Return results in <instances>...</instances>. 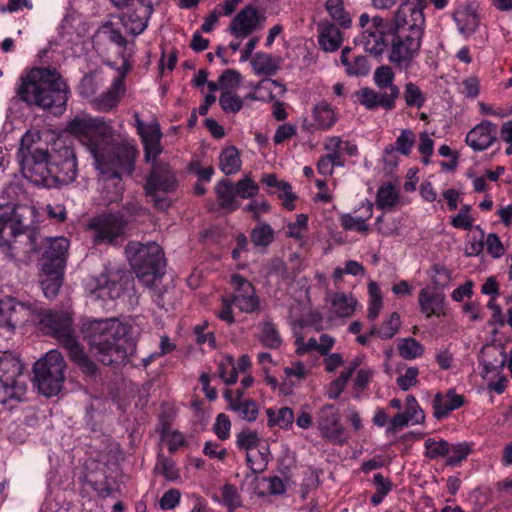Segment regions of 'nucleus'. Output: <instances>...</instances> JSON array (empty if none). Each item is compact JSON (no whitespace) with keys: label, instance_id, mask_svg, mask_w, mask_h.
Segmentation results:
<instances>
[{"label":"nucleus","instance_id":"obj_1","mask_svg":"<svg viewBox=\"0 0 512 512\" xmlns=\"http://www.w3.org/2000/svg\"><path fill=\"white\" fill-rule=\"evenodd\" d=\"M80 332L91 351L106 366L122 362L135 352L132 327L118 319L83 320Z\"/></svg>","mask_w":512,"mask_h":512},{"label":"nucleus","instance_id":"obj_2","mask_svg":"<svg viewBox=\"0 0 512 512\" xmlns=\"http://www.w3.org/2000/svg\"><path fill=\"white\" fill-rule=\"evenodd\" d=\"M424 31L416 28L406 31L383 27V18H372V27L362 33L365 50L375 56L381 55L390 46L389 60L399 68H408L418 55Z\"/></svg>","mask_w":512,"mask_h":512},{"label":"nucleus","instance_id":"obj_3","mask_svg":"<svg viewBox=\"0 0 512 512\" xmlns=\"http://www.w3.org/2000/svg\"><path fill=\"white\" fill-rule=\"evenodd\" d=\"M17 94L27 104L51 110L55 116H60L66 110L69 88L55 68L37 67L22 77Z\"/></svg>","mask_w":512,"mask_h":512},{"label":"nucleus","instance_id":"obj_4","mask_svg":"<svg viewBox=\"0 0 512 512\" xmlns=\"http://www.w3.org/2000/svg\"><path fill=\"white\" fill-rule=\"evenodd\" d=\"M75 132V137L92 154L97 169L102 162H108L110 170L132 175L138 150L128 140H117L112 130H68Z\"/></svg>","mask_w":512,"mask_h":512},{"label":"nucleus","instance_id":"obj_5","mask_svg":"<svg viewBox=\"0 0 512 512\" xmlns=\"http://www.w3.org/2000/svg\"><path fill=\"white\" fill-rule=\"evenodd\" d=\"M125 253L137 278L147 287L155 285L164 274L166 260L162 248L155 242H129Z\"/></svg>","mask_w":512,"mask_h":512},{"label":"nucleus","instance_id":"obj_6","mask_svg":"<svg viewBox=\"0 0 512 512\" xmlns=\"http://www.w3.org/2000/svg\"><path fill=\"white\" fill-rule=\"evenodd\" d=\"M177 187L178 181L170 165L160 160H154L144 185L145 195L149 202L153 203L157 210L166 211L172 204L167 194L176 191Z\"/></svg>","mask_w":512,"mask_h":512},{"label":"nucleus","instance_id":"obj_7","mask_svg":"<svg viewBox=\"0 0 512 512\" xmlns=\"http://www.w3.org/2000/svg\"><path fill=\"white\" fill-rule=\"evenodd\" d=\"M66 363L57 350H50L33 367L34 380L41 394L46 397L57 395L64 384Z\"/></svg>","mask_w":512,"mask_h":512},{"label":"nucleus","instance_id":"obj_8","mask_svg":"<svg viewBox=\"0 0 512 512\" xmlns=\"http://www.w3.org/2000/svg\"><path fill=\"white\" fill-rule=\"evenodd\" d=\"M21 360L12 354L0 357V403L9 399L21 401L27 391V376Z\"/></svg>","mask_w":512,"mask_h":512},{"label":"nucleus","instance_id":"obj_9","mask_svg":"<svg viewBox=\"0 0 512 512\" xmlns=\"http://www.w3.org/2000/svg\"><path fill=\"white\" fill-rule=\"evenodd\" d=\"M30 251L41 254V266L52 268H65L69 241L65 237H43L41 233L32 228L28 231Z\"/></svg>","mask_w":512,"mask_h":512},{"label":"nucleus","instance_id":"obj_10","mask_svg":"<svg viewBox=\"0 0 512 512\" xmlns=\"http://www.w3.org/2000/svg\"><path fill=\"white\" fill-rule=\"evenodd\" d=\"M35 218V209L28 205L0 207V247L8 246L14 238L28 233Z\"/></svg>","mask_w":512,"mask_h":512},{"label":"nucleus","instance_id":"obj_11","mask_svg":"<svg viewBox=\"0 0 512 512\" xmlns=\"http://www.w3.org/2000/svg\"><path fill=\"white\" fill-rule=\"evenodd\" d=\"M50 161L54 187L67 185L75 180L77 176L75 153L61 137L51 144Z\"/></svg>","mask_w":512,"mask_h":512},{"label":"nucleus","instance_id":"obj_12","mask_svg":"<svg viewBox=\"0 0 512 512\" xmlns=\"http://www.w3.org/2000/svg\"><path fill=\"white\" fill-rule=\"evenodd\" d=\"M23 176L37 186L54 187L51 174L50 152L45 147H36L33 153L24 154L20 160Z\"/></svg>","mask_w":512,"mask_h":512},{"label":"nucleus","instance_id":"obj_13","mask_svg":"<svg viewBox=\"0 0 512 512\" xmlns=\"http://www.w3.org/2000/svg\"><path fill=\"white\" fill-rule=\"evenodd\" d=\"M39 316L41 329L56 338L64 348L78 340L69 313L43 310Z\"/></svg>","mask_w":512,"mask_h":512},{"label":"nucleus","instance_id":"obj_14","mask_svg":"<svg viewBox=\"0 0 512 512\" xmlns=\"http://www.w3.org/2000/svg\"><path fill=\"white\" fill-rule=\"evenodd\" d=\"M425 7L426 3H421L420 0H404L391 20L383 19V27L406 31L416 28L424 31L425 17L423 10Z\"/></svg>","mask_w":512,"mask_h":512},{"label":"nucleus","instance_id":"obj_15","mask_svg":"<svg viewBox=\"0 0 512 512\" xmlns=\"http://www.w3.org/2000/svg\"><path fill=\"white\" fill-rule=\"evenodd\" d=\"M126 222L120 214H102L89 223L96 244L116 245L123 236Z\"/></svg>","mask_w":512,"mask_h":512},{"label":"nucleus","instance_id":"obj_16","mask_svg":"<svg viewBox=\"0 0 512 512\" xmlns=\"http://www.w3.org/2000/svg\"><path fill=\"white\" fill-rule=\"evenodd\" d=\"M317 427L321 436L335 444H343L347 441L345 427L340 422V414L337 408L331 404L322 406L317 412Z\"/></svg>","mask_w":512,"mask_h":512},{"label":"nucleus","instance_id":"obj_17","mask_svg":"<svg viewBox=\"0 0 512 512\" xmlns=\"http://www.w3.org/2000/svg\"><path fill=\"white\" fill-rule=\"evenodd\" d=\"M266 20L252 5L243 7L231 20L227 31L237 39H244L262 29Z\"/></svg>","mask_w":512,"mask_h":512},{"label":"nucleus","instance_id":"obj_18","mask_svg":"<svg viewBox=\"0 0 512 512\" xmlns=\"http://www.w3.org/2000/svg\"><path fill=\"white\" fill-rule=\"evenodd\" d=\"M231 282L235 286L231 303L241 312L253 313L258 311L260 300L252 283L239 274L232 275Z\"/></svg>","mask_w":512,"mask_h":512},{"label":"nucleus","instance_id":"obj_19","mask_svg":"<svg viewBox=\"0 0 512 512\" xmlns=\"http://www.w3.org/2000/svg\"><path fill=\"white\" fill-rule=\"evenodd\" d=\"M131 67L129 61L124 59L121 67L117 68L118 74L114 78L112 86L107 92L95 100L94 104L97 109L109 111L118 104L120 97L125 92L124 79Z\"/></svg>","mask_w":512,"mask_h":512},{"label":"nucleus","instance_id":"obj_20","mask_svg":"<svg viewBox=\"0 0 512 512\" xmlns=\"http://www.w3.org/2000/svg\"><path fill=\"white\" fill-rule=\"evenodd\" d=\"M398 87L391 88V92H377L371 88L364 87L355 92L357 101L372 110L381 107L385 110H391L395 107V100L399 97Z\"/></svg>","mask_w":512,"mask_h":512},{"label":"nucleus","instance_id":"obj_21","mask_svg":"<svg viewBox=\"0 0 512 512\" xmlns=\"http://www.w3.org/2000/svg\"><path fill=\"white\" fill-rule=\"evenodd\" d=\"M26 316L27 308L23 303L9 297L0 300V326L14 330L24 323Z\"/></svg>","mask_w":512,"mask_h":512},{"label":"nucleus","instance_id":"obj_22","mask_svg":"<svg viewBox=\"0 0 512 512\" xmlns=\"http://www.w3.org/2000/svg\"><path fill=\"white\" fill-rule=\"evenodd\" d=\"M60 136L56 130H27L21 137L19 155L23 157L24 154L33 153L36 147H45L52 144Z\"/></svg>","mask_w":512,"mask_h":512},{"label":"nucleus","instance_id":"obj_23","mask_svg":"<svg viewBox=\"0 0 512 512\" xmlns=\"http://www.w3.org/2000/svg\"><path fill=\"white\" fill-rule=\"evenodd\" d=\"M64 269L42 267L39 284L46 298L53 299L59 293L63 284Z\"/></svg>","mask_w":512,"mask_h":512},{"label":"nucleus","instance_id":"obj_24","mask_svg":"<svg viewBox=\"0 0 512 512\" xmlns=\"http://www.w3.org/2000/svg\"><path fill=\"white\" fill-rule=\"evenodd\" d=\"M108 162H102L101 169H98L104 181V189L107 190V199L111 202H116L122 196L124 185L122 183V175L124 173L118 170H110Z\"/></svg>","mask_w":512,"mask_h":512},{"label":"nucleus","instance_id":"obj_25","mask_svg":"<svg viewBox=\"0 0 512 512\" xmlns=\"http://www.w3.org/2000/svg\"><path fill=\"white\" fill-rule=\"evenodd\" d=\"M418 302L420 310L427 318L444 315L445 296L442 293H432L428 288L419 291Z\"/></svg>","mask_w":512,"mask_h":512},{"label":"nucleus","instance_id":"obj_26","mask_svg":"<svg viewBox=\"0 0 512 512\" xmlns=\"http://www.w3.org/2000/svg\"><path fill=\"white\" fill-rule=\"evenodd\" d=\"M70 359L77 365L81 372L89 377L95 378L98 372L96 363L85 353L78 340L65 348Z\"/></svg>","mask_w":512,"mask_h":512},{"label":"nucleus","instance_id":"obj_27","mask_svg":"<svg viewBox=\"0 0 512 512\" xmlns=\"http://www.w3.org/2000/svg\"><path fill=\"white\" fill-rule=\"evenodd\" d=\"M318 41L321 48L326 52H334L342 44L343 38L341 31L330 22H321L318 24Z\"/></svg>","mask_w":512,"mask_h":512},{"label":"nucleus","instance_id":"obj_28","mask_svg":"<svg viewBox=\"0 0 512 512\" xmlns=\"http://www.w3.org/2000/svg\"><path fill=\"white\" fill-rule=\"evenodd\" d=\"M138 133L144 146V160L152 164L163 151L161 130H138Z\"/></svg>","mask_w":512,"mask_h":512},{"label":"nucleus","instance_id":"obj_29","mask_svg":"<svg viewBox=\"0 0 512 512\" xmlns=\"http://www.w3.org/2000/svg\"><path fill=\"white\" fill-rule=\"evenodd\" d=\"M215 193L221 208L228 212H233L239 208L240 204L236 199L234 184L230 180H220L215 186Z\"/></svg>","mask_w":512,"mask_h":512},{"label":"nucleus","instance_id":"obj_30","mask_svg":"<svg viewBox=\"0 0 512 512\" xmlns=\"http://www.w3.org/2000/svg\"><path fill=\"white\" fill-rule=\"evenodd\" d=\"M463 403V396L452 393L451 391L447 393V399L440 393H437L432 401L434 416L437 419H442L446 417L450 411L461 407Z\"/></svg>","mask_w":512,"mask_h":512},{"label":"nucleus","instance_id":"obj_31","mask_svg":"<svg viewBox=\"0 0 512 512\" xmlns=\"http://www.w3.org/2000/svg\"><path fill=\"white\" fill-rule=\"evenodd\" d=\"M254 71L257 74L272 76L280 67V58L273 57L270 54L258 52L251 61Z\"/></svg>","mask_w":512,"mask_h":512},{"label":"nucleus","instance_id":"obj_32","mask_svg":"<svg viewBox=\"0 0 512 512\" xmlns=\"http://www.w3.org/2000/svg\"><path fill=\"white\" fill-rule=\"evenodd\" d=\"M496 140V135L492 130H469L466 135V143L474 151H483L490 147Z\"/></svg>","mask_w":512,"mask_h":512},{"label":"nucleus","instance_id":"obj_33","mask_svg":"<svg viewBox=\"0 0 512 512\" xmlns=\"http://www.w3.org/2000/svg\"><path fill=\"white\" fill-rule=\"evenodd\" d=\"M266 415L269 427L277 426L287 430L292 427L294 422V413L289 407H282L277 411L273 408H269L266 410Z\"/></svg>","mask_w":512,"mask_h":512},{"label":"nucleus","instance_id":"obj_34","mask_svg":"<svg viewBox=\"0 0 512 512\" xmlns=\"http://www.w3.org/2000/svg\"><path fill=\"white\" fill-rule=\"evenodd\" d=\"M219 165L225 175L237 173L241 168L238 150L234 146L225 148L220 154Z\"/></svg>","mask_w":512,"mask_h":512},{"label":"nucleus","instance_id":"obj_35","mask_svg":"<svg viewBox=\"0 0 512 512\" xmlns=\"http://www.w3.org/2000/svg\"><path fill=\"white\" fill-rule=\"evenodd\" d=\"M230 408L248 422L255 421L259 413L257 403L251 399H230Z\"/></svg>","mask_w":512,"mask_h":512},{"label":"nucleus","instance_id":"obj_36","mask_svg":"<svg viewBox=\"0 0 512 512\" xmlns=\"http://www.w3.org/2000/svg\"><path fill=\"white\" fill-rule=\"evenodd\" d=\"M331 301L333 310L339 317H350L354 313L357 304L354 297L342 292L335 293Z\"/></svg>","mask_w":512,"mask_h":512},{"label":"nucleus","instance_id":"obj_37","mask_svg":"<svg viewBox=\"0 0 512 512\" xmlns=\"http://www.w3.org/2000/svg\"><path fill=\"white\" fill-rule=\"evenodd\" d=\"M399 200V194L392 184L381 186L377 191L376 205L382 210L392 209Z\"/></svg>","mask_w":512,"mask_h":512},{"label":"nucleus","instance_id":"obj_38","mask_svg":"<svg viewBox=\"0 0 512 512\" xmlns=\"http://www.w3.org/2000/svg\"><path fill=\"white\" fill-rule=\"evenodd\" d=\"M397 348L399 355L406 360L415 359L424 353L423 345L412 337L399 340Z\"/></svg>","mask_w":512,"mask_h":512},{"label":"nucleus","instance_id":"obj_39","mask_svg":"<svg viewBox=\"0 0 512 512\" xmlns=\"http://www.w3.org/2000/svg\"><path fill=\"white\" fill-rule=\"evenodd\" d=\"M454 19L458 23L459 31L466 36L474 33L479 24L477 14L470 10L455 13Z\"/></svg>","mask_w":512,"mask_h":512},{"label":"nucleus","instance_id":"obj_40","mask_svg":"<svg viewBox=\"0 0 512 512\" xmlns=\"http://www.w3.org/2000/svg\"><path fill=\"white\" fill-rule=\"evenodd\" d=\"M259 340L265 347L270 349H277L282 344V339L278 330L270 321L263 323L262 333L259 337Z\"/></svg>","mask_w":512,"mask_h":512},{"label":"nucleus","instance_id":"obj_41","mask_svg":"<svg viewBox=\"0 0 512 512\" xmlns=\"http://www.w3.org/2000/svg\"><path fill=\"white\" fill-rule=\"evenodd\" d=\"M325 8L333 20L338 22L342 27L348 28L351 24V19L344 9L342 0H327Z\"/></svg>","mask_w":512,"mask_h":512},{"label":"nucleus","instance_id":"obj_42","mask_svg":"<svg viewBox=\"0 0 512 512\" xmlns=\"http://www.w3.org/2000/svg\"><path fill=\"white\" fill-rule=\"evenodd\" d=\"M250 239L255 246L267 247L274 240V231L267 223H260L252 229Z\"/></svg>","mask_w":512,"mask_h":512},{"label":"nucleus","instance_id":"obj_43","mask_svg":"<svg viewBox=\"0 0 512 512\" xmlns=\"http://www.w3.org/2000/svg\"><path fill=\"white\" fill-rule=\"evenodd\" d=\"M403 99L408 107L421 108L426 101V95L418 85L408 82L404 86Z\"/></svg>","mask_w":512,"mask_h":512},{"label":"nucleus","instance_id":"obj_44","mask_svg":"<svg viewBox=\"0 0 512 512\" xmlns=\"http://www.w3.org/2000/svg\"><path fill=\"white\" fill-rule=\"evenodd\" d=\"M368 293L370 300L367 317L369 320L373 321L378 317L382 308V296L380 288L373 281L368 284Z\"/></svg>","mask_w":512,"mask_h":512},{"label":"nucleus","instance_id":"obj_45","mask_svg":"<svg viewBox=\"0 0 512 512\" xmlns=\"http://www.w3.org/2000/svg\"><path fill=\"white\" fill-rule=\"evenodd\" d=\"M236 196L242 199H250L255 197L259 192L258 184L251 178L250 174L234 184Z\"/></svg>","mask_w":512,"mask_h":512},{"label":"nucleus","instance_id":"obj_46","mask_svg":"<svg viewBox=\"0 0 512 512\" xmlns=\"http://www.w3.org/2000/svg\"><path fill=\"white\" fill-rule=\"evenodd\" d=\"M314 116L320 128H330L336 122L333 109L326 103L318 104L314 109Z\"/></svg>","mask_w":512,"mask_h":512},{"label":"nucleus","instance_id":"obj_47","mask_svg":"<svg viewBox=\"0 0 512 512\" xmlns=\"http://www.w3.org/2000/svg\"><path fill=\"white\" fill-rule=\"evenodd\" d=\"M267 450V447L262 446L261 449L257 450L256 452H247V465L253 473L262 472L266 468L268 462Z\"/></svg>","mask_w":512,"mask_h":512},{"label":"nucleus","instance_id":"obj_48","mask_svg":"<svg viewBox=\"0 0 512 512\" xmlns=\"http://www.w3.org/2000/svg\"><path fill=\"white\" fill-rule=\"evenodd\" d=\"M449 455H447L446 464L454 466L462 462L471 453V447L468 443L462 442L457 444L449 443Z\"/></svg>","mask_w":512,"mask_h":512},{"label":"nucleus","instance_id":"obj_49","mask_svg":"<svg viewBox=\"0 0 512 512\" xmlns=\"http://www.w3.org/2000/svg\"><path fill=\"white\" fill-rule=\"evenodd\" d=\"M219 105L226 113H236L242 108L243 101L234 92L225 90L219 97Z\"/></svg>","mask_w":512,"mask_h":512},{"label":"nucleus","instance_id":"obj_50","mask_svg":"<svg viewBox=\"0 0 512 512\" xmlns=\"http://www.w3.org/2000/svg\"><path fill=\"white\" fill-rule=\"evenodd\" d=\"M221 490L223 503L228 508L229 512H234L237 508L242 506L241 496L234 485L227 483Z\"/></svg>","mask_w":512,"mask_h":512},{"label":"nucleus","instance_id":"obj_51","mask_svg":"<svg viewBox=\"0 0 512 512\" xmlns=\"http://www.w3.org/2000/svg\"><path fill=\"white\" fill-rule=\"evenodd\" d=\"M426 449V457L429 459H437L449 455V443L446 440L435 441L434 439H427L424 443Z\"/></svg>","mask_w":512,"mask_h":512},{"label":"nucleus","instance_id":"obj_52","mask_svg":"<svg viewBox=\"0 0 512 512\" xmlns=\"http://www.w3.org/2000/svg\"><path fill=\"white\" fill-rule=\"evenodd\" d=\"M394 73L389 66L383 65L376 69L374 73L375 84L380 89H388L391 92V88L397 87L393 84Z\"/></svg>","mask_w":512,"mask_h":512},{"label":"nucleus","instance_id":"obj_53","mask_svg":"<svg viewBox=\"0 0 512 512\" xmlns=\"http://www.w3.org/2000/svg\"><path fill=\"white\" fill-rule=\"evenodd\" d=\"M66 128H111V126L100 118L76 116Z\"/></svg>","mask_w":512,"mask_h":512},{"label":"nucleus","instance_id":"obj_54","mask_svg":"<svg viewBox=\"0 0 512 512\" xmlns=\"http://www.w3.org/2000/svg\"><path fill=\"white\" fill-rule=\"evenodd\" d=\"M416 137L412 130H403L401 135L396 139L394 150L408 156L415 144Z\"/></svg>","mask_w":512,"mask_h":512},{"label":"nucleus","instance_id":"obj_55","mask_svg":"<svg viewBox=\"0 0 512 512\" xmlns=\"http://www.w3.org/2000/svg\"><path fill=\"white\" fill-rule=\"evenodd\" d=\"M400 325V315L397 312H393L389 319L383 322L379 328L378 336L381 339H390L398 332Z\"/></svg>","mask_w":512,"mask_h":512},{"label":"nucleus","instance_id":"obj_56","mask_svg":"<svg viewBox=\"0 0 512 512\" xmlns=\"http://www.w3.org/2000/svg\"><path fill=\"white\" fill-rule=\"evenodd\" d=\"M156 469L169 481H174L179 478V472L174 461L163 455L158 456Z\"/></svg>","mask_w":512,"mask_h":512},{"label":"nucleus","instance_id":"obj_57","mask_svg":"<svg viewBox=\"0 0 512 512\" xmlns=\"http://www.w3.org/2000/svg\"><path fill=\"white\" fill-rule=\"evenodd\" d=\"M340 223L345 230L357 231L363 234H366L369 231V227L366 224L365 219L353 217L350 214L341 215Z\"/></svg>","mask_w":512,"mask_h":512},{"label":"nucleus","instance_id":"obj_58","mask_svg":"<svg viewBox=\"0 0 512 512\" xmlns=\"http://www.w3.org/2000/svg\"><path fill=\"white\" fill-rule=\"evenodd\" d=\"M431 278L436 287L445 288L451 281V271L444 265L435 264L431 268Z\"/></svg>","mask_w":512,"mask_h":512},{"label":"nucleus","instance_id":"obj_59","mask_svg":"<svg viewBox=\"0 0 512 512\" xmlns=\"http://www.w3.org/2000/svg\"><path fill=\"white\" fill-rule=\"evenodd\" d=\"M237 446L240 449H245L248 452H253L252 449L260 446V438L257 432L244 430L237 435Z\"/></svg>","mask_w":512,"mask_h":512},{"label":"nucleus","instance_id":"obj_60","mask_svg":"<svg viewBox=\"0 0 512 512\" xmlns=\"http://www.w3.org/2000/svg\"><path fill=\"white\" fill-rule=\"evenodd\" d=\"M275 189L274 193H277L278 197L283 199V206L288 210H293V202L297 197L292 192L291 185L288 182L280 181L279 185H277Z\"/></svg>","mask_w":512,"mask_h":512},{"label":"nucleus","instance_id":"obj_61","mask_svg":"<svg viewBox=\"0 0 512 512\" xmlns=\"http://www.w3.org/2000/svg\"><path fill=\"white\" fill-rule=\"evenodd\" d=\"M484 246H486L487 252L493 258H499L505 252L500 238L495 233H490L487 235L486 239H484Z\"/></svg>","mask_w":512,"mask_h":512},{"label":"nucleus","instance_id":"obj_62","mask_svg":"<svg viewBox=\"0 0 512 512\" xmlns=\"http://www.w3.org/2000/svg\"><path fill=\"white\" fill-rule=\"evenodd\" d=\"M221 89H233L240 85L241 75L237 70L227 69L219 77Z\"/></svg>","mask_w":512,"mask_h":512},{"label":"nucleus","instance_id":"obj_63","mask_svg":"<svg viewBox=\"0 0 512 512\" xmlns=\"http://www.w3.org/2000/svg\"><path fill=\"white\" fill-rule=\"evenodd\" d=\"M345 66L348 74L356 76L366 75L370 69L368 59L365 56H357L354 58L353 62L349 61Z\"/></svg>","mask_w":512,"mask_h":512},{"label":"nucleus","instance_id":"obj_64","mask_svg":"<svg viewBox=\"0 0 512 512\" xmlns=\"http://www.w3.org/2000/svg\"><path fill=\"white\" fill-rule=\"evenodd\" d=\"M418 374L419 370L417 367H409L403 375L397 378V385L403 391H407L417 383Z\"/></svg>","mask_w":512,"mask_h":512}]
</instances>
